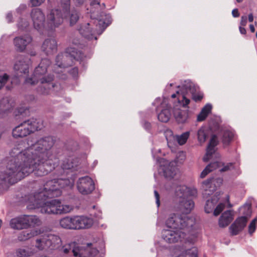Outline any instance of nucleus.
Masks as SVG:
<instances>
[{"mask_svg": "<svg viewBox=\"0 0 257 257\" xmlns=\"http://www.w3.org/2000/svg\"><path fill=\"white\" fill-rule=\"evenodd\" d=\"M54 143L53 137L47 136L34 142L29 139V146L25 149L21 147L22 143L14 147L6 169L0 173V195L33 172L42 176L54 169L58 164L57 159L51 155Z\"/></svg>", "mask_w": 257, "mask_h": 257, "instance_id": "f257e3e1", "label": "nucleus"}, {"mask_svg": "<svg viewBox=\"0 0 257 257\" xmlns=\"http://www.w3.org/2000/svg\"><path fill=\"white\" fill-rule=\"evenodd\" d=\"M73 184V181L62 178L55 179L47 182L43 189L26 197V201L29 203L28 208L40 209V212L42 213L62 214L70 213L73 210V206L63 204L58 199L49 201L45 200L47 198L60 196L62 193L61 188L66 186H72Z\"/></svg>", "mask_w": 257, "mask_h": 257, "instance_id": "f03ea898", "label": "nucleus"}, {"mask_svg": "<svg viewBox=\"0 0 257 257\" xmlns=\"http://www.w3.org/2000/svg\"><path fill=\"white\" fill-rule=\"evenodd\" d=\"M49 65L48 59H43L35 68L33 76L27 78L25 80L26 83L31 85L39 83L37 91L40 95L49 94L50 90L55 87V84L52 82L53 76L51 75L45 76Z\"/></svg>", "mask_w": 257, "mask_h": 257, "instance_id": "7ed1b4c3", "label": "nucleus"}, {"mask_svg": "<svg viewBox=\"0 0 257 257\" xmlns=\"http://www.w3.org/2000/svg\"><path fill=\"white\" fill-rule=\"evenodd\" d=\"M197 191L196 188H189L186 186H180L176 190V196L181 199L179 201V207L184 213H189L194 207V202L188 197L196 196Z\"/></svg>", "mask_w": 257, "mask_h": 257, "instance_id": "20e7f679", "label": "nucleus"}, {"mask_svg": "<svg viewBox=\"0 0 257 257\" xmlns=\"http://www.w3.org/2000/svg\"><path fill=\"white\" fill-rule=\"evenodd\" d=\"M61 252L66 255L72 253L75 257H97L98 254V250L91 243L79 246L72 242L63 246Z\"/></svg>", "mask_w": 257, "mask_h": 257, "instance_id": "39448f33", "label": "nucleus"}, {"mask_svg": "<svg viewBox=\"0 0 257 257\" xmlns=\"http://www.w3.org/2000/svg\"><path fill=\"white\" fill-rule=\"evenodd\" d=\"M59 224L65 229L78 230L90 228L93 224V220L84 215L68 216L61 218Z\"/></svg>", "mask_w": 257, "mask_h": 257, "instance_id": "423d86ee", "label": "nucleus"}, {"mask_svg": "<svg viewBox=\"0 0 257 257\" xmlns=\"http://www.w3.org/2000/svg\"><path fill=\"white\" fill-rule=\"evenodd\" d=\"M43 126L41 120L32 118L25 120L13 128L12 135L14 138H22L31 133L40 130Z\"/></svg>", "mask_w": 257, "mask_h": 257, "instance_id": "0eeeda50", "label": "nucleus"}, {"mask_svg": "<svg viewBox=\"0 0 257 257\" xmlns=\"http://www.w3.org/2000/svg\"><path fill=\"white\" fill-rule=\"evenodd\" d=\"M166 225L173 229H184L190 231L195 224L193 218H189L185 215H178L175 213L171 214L166 222Z\"/></svg>", "mask_w": 257, "mask_h": 257, "instance_id": "6e6552de", "label": "nucleus"}, {"mask_svg": "<svg viewBox=\"0 0 257 257\" xmlns=\"http://www.w3.org/2000/svg\"><path fill=\"white\" fill-rule=\"evenodd\" d=\"M85 55L81 51L77 52L75 49L70 48L67 50L64 54H59L56 58V65L60 68L67 67L72 63V60L83 61Z\"/></svg>", "mask_w": 257, "mask_h": 257, "instance_id": "1a4fd4ad", "label": "nucleus"}, {"mask_svg": "<svg viewBox=\"0 0 257 257\" xmlns=\"http://www.w3.org/2000/svg\"><path fill=\"white\" fill-rule=\"evenodd\" d=\"M90 1V11L91 13V17L98 21L99 25L101 23L106 24L107 26L111 22V18L109 15H105L101 11L104 9L105 5L104 3L102 6L100 4V0H89Z\"/></svg>", "mask_w": 257, "mask_h": 257, "instance_id": "9d476101", "label": "nucleus"}, {"mask_svg": "<svg viewBox=\"0 0 257 257\" xmlns=\"http://www.w3.org/2000/svg\"><path fill=\"white\" fill-rule=\"evenodd\" d=\"M186 159L185 153L183 151L179 152L177 155L174 161L168 162L162 159L164 163V168L162 169L165 177L168 179H172L175 177L179 172L177 167V164H182Z\"/></svg>", "mask_w": 257, "mask_h": 257, "instance_id": "9b49d317", "label": "nucleus"}, {"mask_svg": "<svg viewBox=\"0 0 257 257\" xmlns=\"http://www.w3.org/2000/svg\"><path fill=\"white\" fill-rule=\"evenodd\" d=\"M61 242L60 237L51 233L45 234L36 240V247L39 250L46 247L51 249L58 246Z\"/></svg>", "mask_w": 257, "mask_h": 257, "instance_id": "f8f14e48", "label": "nucleus"}, {"mask_svg": "<svg viewBox=\"0 0 257 257\" xmlns=\"http://www.w3.org/2000/svg\"><path fill=\"white\" fill-rule=\"evenodd\" d=\"M63 19L64 17L60 10H51L47 15L45 27L48 30H53L62 24Z\"/></svg>", "mask_w": 257, "mask_h": 257, "instance_id": "ddd939ff", "label": "nucleus"}, {"mask_svg": "<svg viewBox=\"0 0 257 257\" xmlns=\"http://www.w3.org/2000/svg\"><path fill=\"white\" fill-rule=\"evenodd\" d=\"M78 191L83 195L91 193L95 189L94 183L92 179L88 176L80 177L77 181Z\"/></svg>", "mask_w": 257, "mask_h": 257, "instance_id": "4468645a", "label": "nucleus"}, {"mask_svg": "<svg viewBox=\"0 0 257 257\" xmlns=\"http://www.w3.org/2000/svg\"><path fill=\"white\" fill-rule=\"evenodd\" d=\"M186 233L179 229H165L162 232V237L169 243L182 241L185 238Z\"/></svg>", "mask_w": 257, "mask_h": 257, "instance_id": "2eb2a0df", "label": "nucleus"}, {"mask_svg": "<svg viewBox=\"0 0 257 257\" xmlns=\"http://www.w3.org/2000/svg\"><path fill=\"white\" fill-rule=\"evenodd\" d=\"M222 179L220 178H210L205 181L202 183L203 189V196L204 198H207L212 195L216 188L222 183Z\"/></svg>", "mask_w": 257, "mask_h": 257, "instance_id": "dca6fc26", "label": "nucleus"}, {"mask_svg": "<svg viewBox=\"0 0 257 257\" xmlns=\"http://www.w3.org/2000/svg\"><path fill=\"white\" fill-rule=\"evenodd\" d=\"M218 195L216 194L213 195L211 199H208L206 201L205 205V211L209 213L213 211V214L215 216L218 215L224 209L225 207V204L222 203H219L215 208H214L215 205L217 204L219 200Z\"/></svg>", "mask_w": 257, "mask_h": 257, "instance_id": "f3484780", "label": "nucleus"}, {"mask_svg": "<svg viewBox=\"0 0 257 257\" xmlns=\"http://www.w3.org/2000/svg\"><path fill=\"white\" fill-rule=\"evenodd\" d=\"M31 16L33 21L34 27L36 29L40 31L45 27V16L40 9H33Z\"/></svg>", "mask_w": 257, "mask_h": 257, "instance_id": "a211bd4d", "label": "nucleus"}, {"mask_svg": "<svg viewBox=\"0 0 257 257\" xmlns=\"http://www.w3.org/2000/svg\"><path fill=\"white\" fill-rule=\"evenodd\" d=\"M32 38L28 34L15 37L13 43L17 51L23 52L26 47L31 43Z\"/></svg>", "mask_w": 257, "mask_h": 257, "instance_id": "6ab92c4d", "label": "nucleus"}, {"mask_svg": "<svg viewBox=\"0 0 257 257\" xmlns=\"http://www.w3.org/2000/svg\"><path fill=\"white\" fill-rule=\"evenodd\" d=\"M247 217L245 216L239 217L229 227L230 231L232 235H236L242 231L246 226Z\"/></svg>", "mask_w": 257, "mask_h": 257, "instance_id": "aec40b11", "label": "nucleus"}, {"mask_svg": "<svg viewBox=\"0 0 257 257\" xmlns=\"http://www.w3.org/2000/svg\"><path fill=\"white\" fill-rule=\"evenodd\" d=\"M30 64V59L27 56H22L15 63L14 69L21 74H26L29 72V67Z\"/></svg>", "mask_w": 257, "mask_h": 257, "instance_id": "412c9836", "label": "nucleus"}, {"mask_svg": "<svg viewBox=\"0 0 257 257\" xmlns=\"http://www.w3.org/2000/svg\"><path fill=\"white\" fill-rule=\"evenodd\" d=\"M57 43L55 39L48 38L43 42L42 50L47 55H51L57 51Z\"/></svg>", "mask_w": 257, "mask_h": 257, "instance_id": "4be33fe9", "label": "nucleus"}, {"mask_svg": "<svg viewBox=\"0 0 257 257\" xmlns=\"http://www.w3.org/2000/svg\"><path fill=\"white\" fill-rule=\"evenodd\" d=\"M10 225L14 229L21 230L28 228L26 215L12 218L10 220Z\"/></svg>", "mask_w": 257, "mask_h": 257, "instance_id": "5701e85b", "label": "nucleus"}, {"mask_svg": "<svg viewBox=\"0 0 257 257\" xmlns=\"http://www.w3.org/2000/svg\"><path fill=\"white\" fill-rule=\"evenodd\" d=\"M91 24L89 23H84L81 24L78 30L79 33L84 38L87 39H92L94 38L95 40L97 39L95 35V30L93 28L90 27Z\"/></svg>", "mask_w": 257, "mask_h": 257, "instance_id": "b1692460", "label": "nucleus"}, {"mask_svg": "<svg viewBox=\"0 0 257 257\" xmlns=\"http://www.w3.org/2000/svg\"><path fill=\"white\" fill-rule=\"evenodd\" d=\"M218 141L216 136L213 135L208 146L206 155L203 158L204 162H208L212 157V156L215 151V147L218 144Z\"/></svg>", "mask_w": 257, "mask_h": 257, "instance_id": "393cba45", "label": "nucleus"}, {"mask_svg": "<svg viewBox=\"0 0 257 257\" xmlns=\"http://www.w3.org/2000/svg\"><path fill=\"white\" fill-rule=\"evenodd\" d=\"M40 233V230L39 229H32L25 230L21 232L18 237L19 241H26L31 238L37 236Z\"/></svg>", "mask_w": 257, "mask_h": 257, "instance_id": "a878e982", "label": "nucleus"}, {"mask_svg": "<svg viewBox=\"0 0 257 257\" xmlns=\"http://www.w3.org/2000/svg\"><path fill=\"white\" fill-rule=\"evenodd\" d=\"M233 214L231 210H227L222 213L219 220V225L224 227L227 226L233 219Z\"/></svg>", "mask_w": 257, "mask_h": 257, "instance_id": "bb28decb", "label": "nucleus"}, {"mask_svg": "<svg viewBox=\"0 0 257 257\" xmlns=\"http://www.w3.org/2000/svg\"><path fill=\"white\" fill-rule=\"evenodd\" d=\"M222 143L224 146H227L232 141L234 137V133L228 129H222L220 132Z\"/></svg>", "mask_w": 257, "mask_h": 257, "instance_id": "cd10ccee", "label": "nucleus"}, {"mask_svg": "<svg viewBox=\"0 0 257 257\" xmlns=\"http://www.w3.org/2000/svg\"><path fill=\"white\" fill-rule=\"evenodd\" d=\"M34 253V249L28 246L19 248L16 251V255L18 257H29Z\"/></svg>", "mask_w": 257, "mask_h": 257, "instance_id": "c85d7f7f", "label": "nucleus"}, {"mask_svg": "<svg viewBox=\"0 0 257 257\" xmlns=\"http://www.w3.org/2000/svg\"><path fill=\"white\" fill-rule=\"evenodd\" d=\"M69 19L70 26H73L79 20L80 18V13L76 9H72L71 11L68 10L66 12Z\"/></svg>", "mask_w": 257, "mask_h": 257, "instance_id": "c756f323", "label": "nucleus"}, {"mask_svg": "<svg viewBox=\"0 0 257 257\" xmlns=\"http://www.w3.org/2000/svg\"><path fill=\"white\" fill-rule=\"evenodd\" d=\"M28 227L39 226L42 224L41 219L36 215H26Z\"/></svg>", "mask_w": 257, "mask_h": 257, "instance_id": "7c9ffc66", "label": "nucleus"}, {"mask_svg": "<svg viewBox=\"0 0 257 257\" xmlns=\"http://www.w3.org/2000/svg\"><path fill=\"white\" fill-rule=\"evenodd\" d=\"M220 164H221L218 163V162L211 163L210 164L207 166L206 168L201 172L200 174V177L201 178H205L209 173H210V172L214 170L217 169Z\"/></svg>", "mask_w": 257, "mask_h": 257, "instance_id": "2f4dec72", "label": "nucleus"}, {"mask_svg": "<svg viewBox=\"0 0 257 257\" xmlns=\"http://www.w3.org/2000/svg\"><path fill=\"white\" fill-rule=\"evenodd\" d=\"M182 88L187 92H189L191 94L197 92V86L191 81L185 80L182 84Z\"/></svg>", "mask_w": 257, "mask_h": 257, "instance_id": "473e14b6", "label": "nucleus"}, {"mask_svg": "<svg viewBox=\"0 0 257 257\" xmlns=\"http://www.w3.org/2000/svg\"><path fill=\"white\" fill-rule=\"evenodd\" d=\"M207 136V129L206 127L202 126L198 130L197 133L198 140L200 143L205 142Z\"/></svg>", "mask_w": 257, "mask_h": 257, "instance_id": "72a5a7b5", "label": "nucleus"}, {"mask_svg": "<svg viewBox=\"0 0 257 257\" xmlns=\"http://www.w3.org/2000/svg\"><path fill=\"white\" fill-rule=\"evenodd\" d=\"M189 136V132H186L181 135H176L175 141H176L180 145H183L186 143Z\"/></svg>", "mask_w": 257, "mask_h": 257, "instance_id": "f704fd0d", "label": "nucleus"}, {"mask_svg": "<svg viewBox=\"0 0 257 257\" xmlns=\"http://www.w3.org/2000/svg\"><path fill=\"white\" fill-rule=\"evenodd\" d=\"M239 211L240 213L243 215V216L247 217V220L249 218L251 213V206L250 204H245L240 208Z\"/></svg>", "mask_w": 257, "mask_h": 257, "instance_id": "c9c22d12", "label": "nucleus"}, {"mask_svg": "<svg viewBox=\"0 0 257 257\" xmlns=\"http://www.w3.org/2000/svg\"><path fill=\"white\" fill-rule=\"evenodd\" d=\"M174 117L179 123H185L188 118L187 113H174Z\"/></svg>", "mask_w": 257, "mask_h": 257, "instance_id": "e433bc0d", "label": "nucleus"}, {"mask_svg": "<svg viewBox=\"0 0 257 257\" xmlns=\"http://www.w3.org/2000/svg\"><path fill=\"white\" fill-rule=\"evenodd\" d=\"M157 111L160 112H171L172 111V108L170 105H169L166 102H163L160 106L158 107Z\"/></svg>", "mask_w": 257, "mask_h": 257, "instance_id": "4c0bfd02", "label": "nucleus"}, {"mask_svg": "<svg viewBox=\"0 0 257 257\" xmlns=\"http://www.w3.org/2000/svg\"><path fill=\"white\" fill-rule=\"evenodd\" d=\"M164 135L169 146L173 141H175V136L173 135V132L170 130H167L164 132Z\"/></svg>", "mask_w": 257, "mask_h": 257, "instance_id": "58836bf2", "label": "nucleus"}, {"mask_svg": "<svg viewBox=\"0 0 257 257\" xmlns=\"http://www.w3.org/2000/svg\"><path fill=\"white\" fill-rule=\"evenodd\" d=\"M157 117L159 121L167 122L171 117V113H157Z\"/></svg>", "mask_w": 257, "mask_h": 257, "instance_id": "ea45409f", "label": "nucleus"}, {"mask_svg": "<svg viewBox=\"0 0 257 257\" xmlns=\"http://www.w3.org/2000/svg\"><path fill=\"white\" fill-rule=\"evenodd\" d=\"M217 162L221 164L218 168H219L222 167L220 169V172H226L228 170H230L231 169H233L234 167L233 163H229L226 164V165H224V164H223L221 162H220L218 161H217Z\"/></svg>", "mask_w": 257, "mask_h": 257, "instance_id": "a19ab883", "label": "nucleus"}, {"mask_svg": "<svg viewBox=\"0 0 257 257\" xmlns=\"http://www.w3.org/2000/svg\"><path fill=\"white\" fill-rule=\"evenodd\" d=\"M190 103V99L187 98L184 95L181 96V99L180 98L178 99V103L180 106L186 107Z\"/></svg>", "mask_w": 257, "mask_h": 257, "instance_id": "79ce46f5", "label": "nucleus"}, {"mask_svg": "<svg viewBox=\"0 0 257 257\" xmlns=\"http://www.w3.org/2000/svg\"><path fill=\"white\" fill-rule=\"evenodd\" d=\"M17 26L19 29L24 30L29 26V23L26 20L20 18Z\"/></svg>", "mask_w": 257, "mask_h": 257, "instance_id": "37998d69", "label": "nucleus"}, {"mask_svg": "<svg viewBox=\"0 0 257 257\" xmlns=\"http://www.w3.org/2000/svg\"><path fill=\"white\" fill-rule=\"evenodd\" d=\"M75 166H76V164L72 162L71 160L69 159L68 160L67 162L64 161L62 165V168H63V169L66 170L72 169Z\"/></svg>", "mask_w": 257, "mask_h": 257, "instance_id": "c03bdc74", "label": "nucleus"}, {"mask_svg": "<svg viewBox=\"0 0 257 257\" xmlns=\"http://www.w3.org/2000/svg\"><path fill=\"white\" fill-rule=\"evenodd\" d=\"M257 223V217L253 219L248 226V232L249 234H252L256 229Z\"/></svg>", "mask_w": 257, "mask_h": 257, "instance_id": "a18cd8bd", "label": "nucleus"}, {"mask_svg": "<svg viewBox=\"0 0 257 257\" xmlns=\"http://www.w3.org/2000/svg\"><path fill=\"white\" fill-rule=\"evenodd\" d=\"M9 76L7 74L0 75V89L8 82Z\"/></svg>", "mask_w": 257, "mask_h": 257, "instance_id": "49530a36", "label": "nucleus"}, {"mask_svg": "<svg viewBox=\"0 0 257 257\" xmlns=\"http://www.w3.org/2000/svg\"><path fill=\"white\" fill-rule=\"evenodd\" d=\"M61 4L65 12H67L69 10L70 0H61Z\"/></svg>", "mask_w": 257, "mask_h": 257, "instance_id": "de8ad7c7", "label": "nucleus"}, {"mask_svg": "<svg viewBox=\"0 0 257 257\" xmlns=\"http://www.w3.org/2000/svg\"><path fill=\"white\" fill-rule=\"evenodd\" d=\"M191 94L192 99L196 102L200 101L203 98V94L200 93Z\"/></svg>", "mask_w": 257, "mask_h": 257, "instance_id": "09e8293b", "label": "nucleus"}, {"mask_svg": "<svg viewBox=\"0 0 257 257\" xmlns=\"http://www.w3.org/2000/svg\"><path fill=\"white\" fill-rule=\"evenodd\" d=\"M69 73L72 75L74 78H77L78 76V69L77 67H74L71 68L69 71Z\"/></svg>", "mask_w": 257, "mask_h": 257, "instance_id": "8fccbe9b", "label": "nucleus"}, {"mask_svg": "<svg viewBox=\"0 0 257 257\" xmlns=\"http://www.w3.org/2000/svg\"><path fill=\"white\" fill-rule=\"evenodd\" d=\"M212 109V104L210 103H207L202 108L200 112H211Z\"/></svg>", "mask_w": 257, "mask_h": 257, "instance_id": "3c124183", "label": "nucleus"}, {"mask_svg": "<svg viewBox=\"0 0 257 257\" xmlns=\"http://www.w3.org/2000/svg\"><path fill=\"white\" fill-rule=\"evenodd\" d=\"M45 2V0H31V3L33 7H38Z\"/></svg>", "mask_w": 257, "mask_h": 257, "instance_id": "603ef678", "label": "nucleus"}, {"mask_svg": "<svg viewBox=\"0 0 257 257\" xmlns=\"http://www.w3.org/2000/svg\"><path fill=\"white\" fill-rule=\"evenodd\" d=\"M208 113H199L197 116V120L198 121H202L206 119Z\"/></svg>", "mask_w": 257, "mask_h": 257, "instance_id": "864d4df0", "label": "nucleus"}, {"mask_svg": "<svg viewBox=\"0 0 257 257\" xmlns=\"http://www.w3.org/2000/svg\"><path fill=\"white\" fill-rule=\"evenodd\" d=\"M154 194H155V198H156V202L157 205V207H159L160 205V195H159V194L158 193V192L156 190L154 191Z\"/></svg>", "mask_w": 257, "mask_h": 257, "instance_id": "5fc2aeb1", "label": "nucleus"}, {"mask_svg": "<svg viewBox=\"0 0 257 257\" xmlns=\"http://www.w3.org/2000/svg\"><path fill=\"white\" fill-rule=\"evenodd\" d=\"M247 18L246 16H242L241 18L240 25L242 26H246L247 24Z\"/></svg>", "mask_w": 257, "mask_h": 257, "instance_id": "6e6d98bb", "label": "nucleus"}, {"mask_svg": "<svg viewBox=\"0 0 257 257\" xmlns=\"http://www.w3.org/2000/svg\"><path fill=\"white\" fill-rule=\"evenodd\" d=\"M27 111H29V109L27 106H22L19 107L18 110V112H26Z\"/></svg>", "mask_w": 257, "mask_h": 257, "instance_id": "4d7b16f0", "label": "nucleus"}, {"mask_svg": "<svg viewBox=\"0 0 257 257\" xmlns=\"http://www.w3.org/2000/svg\"><path fill=\"white\" fill-rule=\"evenodd\" d=\"M6 19L8 23L13 22V15L11 13H9L6 16Z\"/></svg>", "mask_w": 257, "mask_h": 257, "instance_id": "13d9d810", "label": "nucleus"}, {"mask_svg": "<svg viewBox=\"0 0 257 257\" xmlns=\"http://www.w3.org/2000/svg\"><path fill=\"white\" fill-rule=\"evenodd\" d=\"M232 15L233 17L237 18L239 16V13L238 12V9H234L232 11Z\"/></svg>", "mask_w": 257, "mask_h": 257, "instance_id": "bf43d9fd", "label": "nucleus"}, {"mask_svg": "<svg viewBox=\"0 0 257 257\" xmlns=\"http://www.w3.org/2000/svg\"><path fill=\"white\" fill-rule=\"evenodd\" d=\"M143 125L144 127L147 130H149L151 128V123L145 121Z\"/></svg>", "mask_w": 257, "mask_h": 257, "instance_id": "052dcab7", "label": "nucleus"}, {"mask_svg": "<svg viewBox=\"0 0 257 257\" xmlns=\"http://www.w3.org/2000/svg\"><path fill=\"white\" fill-rule=\"evenodd\" d=\"M74 1L75 2V4L77 6H81L84 3V2L85 0H74Z\"/></svg>", "mask_w": 257, "mask_h": 257, "instance_id": "680f3d73", "label": "nucleus"}, {"mask_svg": "<svg viewBox=\"0 0 257 257\" xmlns=\"http://www.w3.org/2000/svg\"><path fill=\"white\" fill-rule=\"evenodd\" d=\"M239 31L241 34H246V30L244 28L242 27H239Z\"/></svg>", "mask_w": 257, "mask_h": 257, "instance_id": "e2e57ef3", "label": "nucleus"}, {"mask_svg": "<svg viewBox=\"0 0 257 257\" xmlns=\"http://www.w3.org/2000/svg\"><path fill=\"white\" fill-rule=\"evenodd\" d=\"M253 21V16L252 14H249L248 15V21L249 22H252Z\"/></svg>", "mask_w": 257, "mask_h": 257, "instance_id": "0e129e2a", "label": "nucleus"}, {"mask_svg": "<svg viewBox=\"0 0 257 257\" xmlns=\"http://www.w3.org/2000/svg\"><path fill=\"white\" fill-rule=\"evenodd\" d=\"M249 29H250V31L252 32V33H254V31H255V28L253 26V25H249Z\"/></svg>", "mask_w": 257, "mask_h": 257, "instance_id": "69168bd1", "label": "nucleus"}, {"mask_svg": "<svg viewBox=\"0 0 257 257\" xmlns=\"http://www.w3.org/2000/svg\"><path fill=\"white\" fill-rule=\"evenodd\" d=\"M30 55H31V56H35L36 55V52H34V51H32L30 53Z\"/></svg>", "mask_w": 257, "mask_h": 257, "instance_id": "338daca9", "label": "nucleus"}, {"mask_svg": "<svg viewBox=\"0 0 257 257\" xmlns=\"http://www.w3.org/2000/svg\"><path fill=\"white\" fill-rule=\"evenodd\" d=\"M171 97H172V98H175L176 97V94H173L172 95Z\"/></svg>", "mask_w": 257, "mask_h": 257, "instance_id": "774afa93", "label": "nucleus"}]
</instances>
